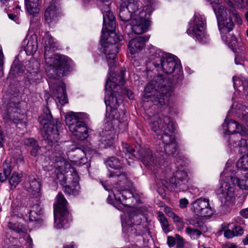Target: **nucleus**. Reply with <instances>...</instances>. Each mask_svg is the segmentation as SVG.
Returning a JSON list of instances; mask_svg holds the SVG:
<instances>
[{
  "instance_id": "nucleus-1",
  "label": "nucleus",
  "mask_w": 248,
  "mask_h": 248,
  "mask_svg": "<svg viewBox=\"0 0 248 248\" xmlns=\"http://www.w3.org/2000/svg\"><path fill=\"white\" fill-rule=\"evenodd\" d=\"M151 63L158 72H162L169 76L165 80V75L159 74L150 81L144 89V98L149 99L155 105H165L172 91V84L179 83L183 78L180 62L175 56L165 53L159 49L150 51Z\"/></svg>"
},
{
  "instance_id": "nucleus-2",
  "label": "nucleus",
  "mask_w": 248,
  "mask_h": 248,
  "mask_svg": "<svg viewBox=\"0 0 248 248\" xmlns=\"http://www.w3.org/2000/svg\"><path fill=\"white\" fill-rule=\"evenodd\" d=\"M45 47L44 56L46 63L50 67L48 81L52 90L53 95L58 102L64 105L68 102L65 84L59 78L63 77L69 70L73 62L68 57L62 54H53L54 49L57 47L56 43L51 35L46 33L42 38Z\"/></svg>"
},
{
  "instance_id": "nucleus-3",
  "label": "nucleus",
  "mask_w": 248,
  "mask_h": 248,
  "mask_svg": "<svg viewBox=\"0 0 248 248\" xmlns=\"http://www.w3.org/2000/svg\"><path fill=\"white\" fill-rule=\"evenodd\" d=\"M150 124L151 129L158 136L164 144V152L160 156L155 155L158 163L163 165L162 170L166 167V162L164 160L165 156H174L177 154V144L175 140V124L172 119L162 114H155L150 118Z\"/></svg>"
},
{
  "instance_id": "nucleus-4",
  "label": "nucleus",
  "mask_w": 248,
  "mask_h": 248,
  "mask_svg": "<svg viewBox=\"0 0 248 248\" xmlns=\"http://www.w3.org/2000/svg\"><path fill=\"white\" fill-rule=\"evenodd\" d=\"M224 1L229 6L228 10L222 5L217 9L213 7V10L217 17L222 39L230 46L235 47L237 43L236 38L231 36L229 33L234 27L231 16H232L235 18L238 24L241 23V19L239 13L234 8L233 2L230 0H224Z\"/></svg>"
},
{
  "instance_id": "nucleus-5",
  "label": "nucleus",
  "mask_w": 248,
  "mask_h": 248,
  "mask_svg": "<svg viewBox=\"0 0 248 248\" xmlns=\"http://www.w3.org/2000/svg\"><path fill=\"white\" fill-rule=\"evenodd\" d=\"M231 170L229 168L225 169L221 173L220 186L217 191L221 203L228 206L232 204L235 199V184H237L242 189H248V177L238 179L230 174L229 171Z\"/></svg>"
},
{
  "instance_id": "nucleus-6",
  "label": "nucleus",
  "mask_w": 248,
  "mask_h": 248,
  "mask_svg": "<svg viewBox=\"0 0 248 248\" xmlns=\"http://www.w3.org/2000/svg\"><path fill=\"white\" fill-rule=\"evenodd\" d=\"M56 161L55 172L64 192L69 195H77L80 189L77 172L73 168H71L70 164L61 158H57Z\"/></svg>"
},
{
  "instance_id": "nucleus-7",
  "label": "nucleus",
  "mask_w": 248,
  "mask_h": 248,
  "mask_svg": "<svg viewBox=\"0 0 248 248\" xmlns=\"http://www.w3.org/2000/svg\"><path fill=\"white\" fill-rule=\"evenodd\" d=\"M126 70H122L117 75L109 71L106 83L105 102L107 111L109 109L116 108L119 106L117 93L124 83V75Z\"/></svg>"
},
{
  "instance_id": "nucleus-8",
  "label": "nucleus",
  "mask_w": 248,
  "mask_h": 248,
  "mask_svg": "<svg viewBox=\"0 0 248 248\" xmlns=\"http://www.w3.org/2000/svg\"><path fill=\"white\" fill-rule=\"evenodd\" d=\"M103 27L101 37V43L104 46V53L109 68H112L116 65V54L118 52V44L117 41L122 40L123 35L117 34L113 31L108 30L105 31Z\"/></svg>"
},
{
  "instance_id": "nucleus-9",
  "label": "nucleus",
  "mask_w": 248,
  "mask_h": 248,
  "mask_svg": "<svg viewBox=\"0 0 248 248\" xmlns=\"http://www.w3.org/2000/svg\"><path fill=\"white\" fill-rule=\"evenodd\" d=\"M122 147L124 152L125 154V160L129 165L133 163V157H134L140 159L147 167H150L152 166H155L162 168L163 165L158 163L156 158H154V156L150 149L143 148L140 146V149L138 150L137 148V154H135L134 153L136 152L135 150L128 144L123 143Z\"/></svg>"
},
{
  "instance_id": "nucleus-10",
  "label": "nucleus",
  "mask_w": 248,
  "mask_h": 248,
  "mask_svg": "<svg viewBox=\"0 0 248 248\" xmlns=\"http://www.w3.org/2000/svg\"><path fill=\"white\" fill-rule=\"evenodd\" d=\"M39 121L43 125V136L48 141L57 142L59 140V130L62 128V124L58 120H54L47 107L43 109V114L39 117Z\"/></svg>"
},
{
  "instance_id": "nucleus-11",
  "label": "nucleus",
  "mask_w": 248,
  "mask_h": 248,
  "mask_svg": "<svg viewBox=\"0 0 248 248\" xmlns=\"http://www.w3.org/2000/svg\"><path fill=\"white\" fill-rule=\"evenodd\" d=\"M67 202L62 193L57 196L56 203L54 204V226L57 229L64 227L68 222L69 214L66 205Z\"/></svg>"
},
{
  "instance_id": "nucleus-12",
  "label": "nucleus",
  "mask_w": 248,
  "mask_h": 248,
  "mask_svg": "<svg viewBox=\"0 0 248 248\" xmlns=\"http://www.w3.org/2000/svg\"><path fill=\"white\" fill-rule=\"evenodd\" d=\"M205 18L199 13H195L189 22V27L187 30L188 35L195 38L199 42H204L205 37Z\"/></svg>"
},
{
  "instance_id": "nucleus-13",
  "label": "nucleus",
  "mask_w": 248,
  "mask_h": 248,
  "mask_svg": "<svg viewBox=\"0 0 248 248\" xmlns=\"http://www.w3.org/2000/svg\"><path fill=\"white\" fill-rule=\"evenodd\" d=\"M74 116H65L69 131L77 139L84 140L89 136V129L84 122H78Z\"/></svg>"
},
{
  "instance_id": "nucleus-14",
  "label": "nucleus",
  "mask_w": 248,
  "mask_h": 248,
  "mask_svg": "<svg viewBox=\"0 0 248 248\" xmlns=\"http://www.w3.org/2000/svg\"><path fill=\"white\" fill-rule=\"evenodd\" d=\"M191 210L197 216L206 218L211 217L214 211L207 199L199 198L192 203Z\"/></svg>"
},
{
  "instance_id": "nucleus-15",
  "label": "nucleus",
  "mask_w": 248,
  "mask_h": 248,
  "mask_svg": "<svg viewBox=\"0 0 248 248\" xmlns=\"http://www.w3.org/2000/svg\"><path fill=\"white\" fill-rule=\"evenodd\" d=\"M100 5L103 15V27L105 30L112 31L115 29V17L110 11V0H101Z\"/></svg>"
},
{
  "instance_id": "nucleus-16",
  "label": "nucleus",
  "mask_w": 248,
  "mask_h": 248,
  "mask_svg": "<svg viewBox=\"0 0 248 248\" xmlns=\"http://www.w3.org/2000/svg\"><path fill=\"white\" fill-rule=\"evenodd\" d=\"M108 125H105V129L101 134L96 136V139L98 143L96 146L99 149L105 148L112 145L114 140L116 139V131L113 126L110 124V128L107 129Z\"/></svg>"
},
{
  "instance_id": "nucleus-17",
  "label": "nucleus",
  "mask_w": 248,
  "mask_h": 248,
  "mask_svg": "<svg viewBox=\"0 0 248 248\" xmlns=\"http://www.w3.org/2000/svg\"><path fill=\"white\" fill-rule=\"evenodd\" d=\"M139 15L140 16L133 17L131 22L132 30L136 34L146 32L150 26V21L143 16L144 12H140Z\"/></svg>"
},
{
  "instance_id": "nucleus-18",
  "label": "nucleus",
  "mask_w": 248,
  "mask_h": 248,
  "mask_svg": "<svg viewBox=\"0 0 248 248\" xmlns=\"http://www.w3.org/2000/svg\"><path fill=\"white\" fill-rule=\"evenodd\" d=\"M24 187L31 197L38 198L42 195V183L38 178L29 176L28 181L24 184Z\"/></svg>"
},
{
  "instance_id": "nucleus-19",
  "label": "nucleus",
  "mask_w": 248,
  "mask_h": 248,
  "mask_svg": "<svg viewBox=\"0 0 248 248\" xmlns=\"http://www.w3.org/2000/svg\"><path fill=\"white\" fill-rule=\"evenodd\" d=\"M14 107L10 104L9 107L7 108V118L12 120L16 124H21L24 126H26L27 121V116L24 113H20L18 112L17 107L18 104H14Z\"/></svg>"
},
{
  "instance_id": "nucleus-20",
  "label": "nucleus",
  "mask_w": 248,
  "mask_h": 248,
  "mask_svg": "<svg viewBox=\"0 0 248 248\" xmlns=\"http://www.w3.org/2000/svg\"><path fill=\"white\" fill-rule=\"evenodd\" d=\"M169 181L174 187L182 186V189H184L186 188V185L188 182L187 172L182 168L179 169L174 173L173 176L170 179ZM180 189H181V188H180Z\"/></svg>"
},
{
  "instance_id": "nucleus-21",
  "label": "nucleus",
  "mask_w": 248,
  "mask_h": 248,
  "mask_svg": "<svg viewBox=\"0 0 248 248\" xmlns=\"http://www.w3.org/2000/svg\"><path fill=\"white\" fill-rule=\"evenodd\" d=\"M59 15L58 3L56 1H52L49 5L47 7L45 12L44 16L46 21L48 24L56 22Z\"/></svg>"
},
{
  "instance_id": "nucleus-22",
  "label": "nucleus",
  "mask_w": 248,
  "mask_h": 248,
  "mask_svg": "<svg viewBox=\"0 0 248 248\" xmlns=\"http://www.w3.org/2000/svg\"><path fill=\"white\" fill-rule=\"evenodd\" d=\"M149 40V37L138 36L130 40L128 48L131 54H134L141 50L145 42Z\"/></svg>"
},
{
  "instance_id": "nucleus-23",
  "label": "nucleus",
  "mask_w": 248,
  "mask_h": 248,
  "mask_svg": "<svg viewBox=\"0 0 248 248\" xmlns=\"http://www.w3.org/2000/svg\"><path fill=\"white\" fill-rule=\"evenodd\" d=\"M106 117L108 120L105 124L108 126H110V124L113 125L112 123H110L109 121L117 120L119 122L122 123L124 121L125 117L124 111L121 109L118 111V108L109 109L108 111L106 110Z\"/></svg>"
},
{
  "instance_id": "nucleus-24",
  "label": "nucleus",
  "mask_w": 248,
  "mask_h": 248,
  "mask_svg": "<svg viewBox=\"0 0 248 248\" xmlns=\"http://www.w3.org/2000/svg\"><path fill=\"white\" fill-rule=\"evenodd\" d=\"M22 211L24 219L30 222L37 220L38 216L40 214V208L38 204L32 206L31 208H24Z\"/></svg>"
},
{
  "instance_id": "nucleus-25",
  "label": "nucleus",
  "mask_w": 248,
  "mask_h": 248,
  "mask_svg": "<svg viewBox=\"0 0 248 248\" xmlns=\"http://www.w3.org/2000/svg\"><path fill=\"white\" fill-rule=\"evenodd\" d=\"M23 44L26 45L25 51L27 55H33L36 51L38 46L37 37L35 35L31 36L28 39L23 41Z\"/></svg>"
},
{
  "instance_id": "nucleus-26",
  "label": "nucleus",
  "mask_w": 248,
  "mask_h": 248,
  "mask_svg": "<svg viewBox=\"0 0 248 248\" xmlns=\"http://www.w3.org/2000/svg\"><path fill=\"white\" fill-rule=\"evenodd\" d=\"M41 0H25L26 9L30 15L35 16L40 11Z\"/></svg>"
},
{
  "instance_id": "nucleus-27",
  "label": "nucleus",
  "mask_w": 248,
  "mask_h": 248,
  "mask_svg": "<svg viewBox=\"0 0 248 248\" xmlns=\"http://www.w3.org/2000/svg\"><path fill=\"white\" fill-rule=\"evenodd\" d=\"M119 17L121 21L126 22L130 19L132 20L133 14L126 8L125 3H122L120 6Z\"/></svg>"
},
{
  "instance_id": "nucleus-28",
  "label": "nucleus",
  "mask_w": 248,
  "mask_h": 248,
  "mask_svg": "<svg viewBox=\"0 0 248 248\" xmlns=\"http://www.w3.org/2000/svg\"><path fill=\"white\" fill-rule=\"evenodd\" d=\"M122 3H125L126 8L133 14V17L140 16L139 13L141 12L140 10V4L138 1L134 0H129L128 1H124Z\"/></svg>"
},
{
  "instance_id": "nucleus-29",
  "label": "nucleus",
  "mask_w": 248,
  "mask_h": 248,
  "mask_svg": "<svg viewBox=\"0 0 248 248\" xmlns=\"http://www.w3.org/2000/svg\"><path fill=\"white\" fill-rule=\"evenodd\" d=\"M163 211L168 217L172 218L174 223H177L178 225H181V229L184 228V222L183 218L175 214L171 208L168 206H165Z\"/></svg>"
},
{
  "instance_id": "nucleus-30",
  "label": "nucleus",
  "mask_w": 248,
  "mask_h": 248,
  "mask_svg": "<svg viewBox=\"0 0 248 248\" xmlns=\"http://www.w3.org/2000/svg\"><path fill=\"white\" fill-rule=\"evenodd\" d=\"M235 109L238 117L247 122L248 121V107L242 104L238 103L236 105Z\"/></svg>"
},
{
  "instance_id": "nucleus-31",
  "label": "nucleus",
  "mask_w": 248,
  "mask_h": 248,
  "mask_svg": "<svg viewBox=\"0 0 248 248\" xmlns=\"http://www.w3.org/2000/svg\"><path fill=\"white\" fill-rule=\"evenodd\" d=\"M8 228L18 233H24L26 232V227L20 223L10 220L7 225Z\"/></svg>"
},
{
  "instance_id": "nucleus-32",
  "label": "nucleus",
  "mask_w": 248,
  "mask_h": 248,
  "mask_svg": "<svg viewBox=\"0 0 248 248\" xmlns=\"http://www.w3.org/2000/svg\"><path fill=\"white\" fill-rule=\"evenodd\" d=\"M112 192L116 201L118 202L119 203L121 202V199L119 195L121 194L122 197L125 200L127 199L128 198H130L131 196L132 195L131 193L127 190H122L121 192L117 187H115L113 188Z\"/></svg>"
},
{
  "instance_id": "nucleus-33",
  "label": "nucleus",
  "mask_w": 248,
  "mask_h": 248,
  "mask_svg": "<svg viewBox=\"0 0 248 248\" xmlns=\"http://www.w3.org/2000/svg\"><path fill=\"white\" fill-rule=\"evenodd\" d=\"M237 124V122L232 120H230L228 122H227L226 120H225L222 124V126L225 130V134H231L232 135L234 134Z\"/></svg>"
},
{
  "instance_id": "nucleus-34",
  "label": "nucleus",
  "mask_w": 248,
  "mask_h": 248,
  "mask_svg": "<svg viewBox=\"0 0 248 248\" xmlns=\"http://www.w3.org/2000/svg\"><path fill=\"white\" fill-rule=\"evenodd\" d=\"M232 80L234 89L242 87L244 90L248 86V80L243 77H233Z\"/></svg>"
},
{
  "instance_id": "nucleus-35",
  "label": "nucleus",
  "mask_w": 248,
  "mask_h": 248,
  "mask_svg": "<svg viewBox=\"0 0 248 248\" xmlns=\"http://www.w3.org/2000/svg\"><path fill=\"white\" fill-rule=\"evenodd\" d=\"M185 231L186 234L192 240L198 239L201 235L202 232H204L201 229L199 230L197 228H192L190 227H187Z\"/></svg>"
},
{
  "instance_id": "nucleus-36",
  "label": "nucleus",
  "mask_w": 248,
  "mask_h": 248,
  "mask_svg": "<svg viewBox=\"0 0 248 248\" xmlns=\"http://www.w3.org/2000/svg\"><path fill=\"white\" fill-rule=\"evenodd\" d=\"M2 172H0V181L3 182L5 181L11 173V168L10 165L4 162L2 165Z\"/></svg>"
},
{
  "instance_id": "nucleus-37",
  "label": "nucleus",
  "mask_w": 248,
  "mask_h": 248,
  "mask_svg": "<svg viewBox=\"0 0 248 248\" xmlns=\"http://www.w3.org/2000/svg\"><path fill=\"white\" fill-rule=\"evenodd\" d=\"M158 219L160 222L162 229L165 233H167L170 231L169 224L167 218L165 215L161 212L157 213Z\"/></svg>"
},
{
  "instance_id": "nucleus-38",
  "label": "nucleus",
  "mask_w": 248,
  "mask_h": 248,
  "mask_svg": "<svg viewBox=\"0 0 248 248\" xmlns=\"http://www.w3.org/2000/svg\"><path fill=\"white\" fill-rule=\"evenodd\" d=\"M106 165L115 170L120 169L122 167V163L120 161L118 158L115 157H110L108 160L106 162Z\"/></svg>"
},
{
  "instance_id": "nucleus-39",
  "label": "nucleus",
  "mask_w": 248,
  "mask_h": 248,
  "mask_svg": "<svg viewBox=\"0 0 248 248\" xmlns=\"http://www.w3.org/2000/svg\"><path fill=\"white\" fill-rule=\"evenodd\" d=\"M65 116H74L75 118L78 122H84L85 124L89 119V115L84 112L80 113H74L66 115Z\"/></svg>"
},
{
  "instance_id": "nucleus-40",
  "label": "nucleus",
  "mask_w": 248,
  "mask_h": 248,
  "mask_svg": "<svg viewBox=\"0 0 248 248\" xmlns=\"http://www.w3.org/2000/svg\"><path fill=\"white\" fill-rule=\"evenodd\" d=\"M230 143L232 144L234 147L239 146L241 149V152H246L248 149V145L247 144V141L245 139H241L240 140H239L238 143H236L235 141L232 140L231 141L230 140Z\"/></svg>"
},
{
  "instance_id": "nucleus-41",
  "label": "nucleus",
  "mask_w": 248,
  "mask_h": 248,
  "mask_svg": "<svg viewBox=\"0 0 248 248\" xmlns=\"http://www.w3.org/2000/svg\"><path fill=\"white\" fill-rule=\"evenodd\" d=\"M22 175L16 172H14L9 179V183L12 187H16L20 182Z\"/></svg>"
},
{
  "instance_id": "nucleus-42",
  "label": "nucleus",
  "mask_w": 248,
  "mask_h": 248,
  "mask_svg": "<svg viewBox=\"0 0 248 248\" xmlns=\"http://www.w3.org/2000/svg\"><path fill=\"white\" fill-rule=\"evenodd\" d=\"M237 166L244 170H248V155H244L237 162Z\"/></svg>"
},
{
  "instance_id": "nucleus-43",
  "label": "nucleus",
  "mask_w": 248,
  "mask_h": 248,
  "mask_svg": "<svg viewBox=\"0 0 248 248\" xmlns=\"http://www.w3.org/2000/svg\"><path fill=\"white\" fill-rule=\"evenodd\" d=\"M188 222L189 224L192 225L195 227H198L200 228V229H201L204 232H206L207 231L206 227L204 226L202 222L199 221H195L192 219H189L188 220Z\"/></svg>"
},
{
  "instance_id": "nucleus-44",
  "label": "nucleus",
  "mask_w": 248,
  "mask_h": 248,
  "mask_svg": "<svg viewBox=\"0 0 248 248\" xmlns=\"http://www.w3.org/2000/svg\"><path fill=\"white\" fill-rule=\"evenodd\" d=\"M153 10V5L150 3L149 4L144 6L142 10L140 12H143L144 15H143V16H145V17H146L147 15L150 16L152 13Z\"/></svg>"
},
{
  "instance_id": "nucleus-45",
  "label": "nucleus",
  "mask_w": 248,
  "mask_h": 248,
  "mask_svg": "<svg viewBox=\"0 0 248 248\" xmlns=\"http://www.w3.org/2000/svg\"><path fill=\"white\" fill-rule=\"evenodd\" d=\"M232 231L233 234L235 235V236H241L244 232L243 228L240 226H235L232 229Z\"/></svg>"
},
{
  "instance_id": "nucleus-46",
  "label": "nucleus",
  "mask_w": 248,
  "mask_h": 248,
  "mask_svg": "<svg viewBox=\"0 0 248 248\" xmlns=\"http://www.w3.org/2000/svg\"><path fill=\"white\" fill-rule=\"evenodd\" d=\"M176 244L177 247L182 248L184 247L185 240L178 234H176Z\"/></svg>"
},
{
  "instance_id": "nucleus-47",
  "label": "nucleus",
  "mask_w": 248,
  "mask_h": 248,
  "mask_svg": "<svg viewBox=\"0 0 248 248\" xmlns=\"http://www.w3.org/2000/svg\"><path fill=\"white\" fill-rule=\"evenodd\" d=\"M235 133H238L241 136H245L247 135V132L246 129L245 127H243L239 124H237Z\"/></svg>"
},
{
  "instance_id": "nucleus-48",
  "label": "nucleus",
  "mask_w": 248,
  "mask_h": 248,
  "mask_svg": "<svg viewBox=\"0 0 248 248\" xmlns=\"http://www.w3.org/2000/svg\"><path fill=\"white\" fill-rule=\"evenodd\" d=\"M25 145L28 146H34L36 144V140L33 138H27L24 140Z\"/></svg>"
},
{
  "instance_id": "nucleus-49",
  "label": "nucleus",
  "mask_w": 248,
  "mask_h": 248,
  "mask_svg": "<svg viewBox=\"0 0 248 248\" xmlns=\"http://www.w3.org/2000/svg\"><path fill=\"white\" fill-rule=\"evenodd\" d=\"M189 202L186 198H183L180 200L179 206L181 208L184 209L187 207Z\"/></svg>"
},
{
  "instance_id": "nucleus-50",
  "label": "nucleus",
  "mask_w": 248,
  "mask_h": 248,
  "mask_svg": "<svg viewBox=\"0 0 248 248\" xmlns=\"http://www.w3.org/2000/svg\"><path fill=\"white\" fill-rule=\"evenodd\" d=\"M167 243L169 247H173L176 244V237L174 238L172 236H168Z\"/></svg>"
},
{
  "instance_id": "nucleus-51",
  "label": "nucleus",
  "mask_w": 248,
  "mask_h": 248,
  "mask_svg": "<svg viewBox=\"0 0 248 248\" xmlns=\"http://www.w3.org/2000/svg\"><path fill=\"white\" fill-rule=\"evenodd\" d=\"M224 235L225 237L228 239L235 237V235L233 234V231H231L229 229H228L224 232Z\"/></svg>"
},
{
  "instance_id": "nucleus-52",
  "label": "nucleus",
  "mask_w": 248,
  "mask_h": 248,
  "mask_svg": "<svg viewBox=\"0 0 248 248\" xmlns=\"http://www.w3.org/2000/svg\"><path fill=\"white\" fill-rule=\"evenodd\" d=\"M115 175L119 177L120 181L122 180L125 182L127 180V178L124 174H118L117 172H113L112 174H110V176H114Z\"/></svg>"
},
{
  "instance_id": "nucleus-53",
  "label": "nucleus",
  "mask_w": 248,
  "mask_h": 248,
  "mask_svg": "<svg viewBox=\"0 0 248 248\" xmlns=\"http://www.w3.org/2000/svg\"><path fill=\"white\" fill-rule=\"evenodd\" d=\"M32 149L31 151V154L32 155L35 156L37 155V152L39 150V147L38 145L35 144L34 146H32Z\"/></svg>"
},
{
  "instance_id": "nucleus-54",
  "label": "nucleus",
  "mask_w": 248,
  "mask_h": 248,
  "mask_svg": "<svg viewBox=\"0 0 248 248\" xmlns=\"http://www.w3.org/2000/svg\"><path fill=\"white\" fill-rule=\"evenodd\" d=\"M240 214L244 218H248V208L241 210Z\"/></svg>"
},
{
  "instance_id": "nucleus-55",
  "label": "nucleus",
  "mask_w": 248,
  "mask_h": 248,
  "mask_svg": "<svg viewBox=\"0 0 248 248\" xmlns=\"http://www.w3.org/2000/svg\"><path fill=\"white\" fill-rule=\"evenodd\" d=\"M235 4L238 8H242L244 7V0H233Z\"/></svg>"
},
{
  "instance_id": "nucleus-56",
  "label": "nucleus",
  "mask_w": 248,
  "mask_h": 248,
  "mask_svg": "<svg viewBox=\"0 0 248 248\" xmlns=\"http://www.w3.org/2000/svg\"><path fill=\"white\" fill-rule=\"evenodd\" d=\"M132 218L134 221H135L136 219L137 220V222L136 223L137 224H139L141 222L140 221H139L138 220L139 219H140V220L141 219L140 215L139 216V214L136 213L134 215L132 216Z\"/></svg>"
},
{
  "instance_id": "nucleus-57",
  "label": "nucleus",
  "mask_w": 248,
  "mask_h": 248,
  "mask_svg": "<svg viewBox=\"0 0 248 248\" xmlns=\"http://www.w3.org/2000/svg\"><path fill=\"white\" fill-rule=\"evenodd\" d=\"M4 56L2 51V48L0 46V67H1L3 64Z\"/></svg>"
},
{
  "instance_id": "nucleus-58",
  "label": "nucleus",
  "mask_w": 248,
  "mask_h": 248,
  "mask_svg": "<svg viewBox=\"0 0 248 248\" xmlns=\"http://www.w3.org/2000/svg\"><path fill=\"white\" fill-rule=\"evenodd\" d=\"M124 92L126 93V95L130 99H132L133 98V93L131 90L126 89Z\"/></svg>"
},
{
  "instance_id": "nucleus-59",
  "label": "nucleus",
  "mask_w": 248,
  "mask_h": 248,
  "mask_svg": "<svg viewBox=\"0 0 248 248\" xmlns=\"http://www.w3.org/2000/svg\"><path fill=\"white\" fill-rule=\"evenodd\" d=\"M207 0L209 1L212 5H213V7H214L215 9H216L215 8L214 5L219 4L221 0Z\"/></svg>"
},
{
  "instance_id": "nucleus-60",
  "label": "nucleus",
  "mask_w": 248,
  "mask_h": 248,
  "mask_svg": "<svg viewBox=\"0 0 248 248\" xmlns=\"http://www.w3.org/2000/svg\"><path fill=\"white\" fill-rule=\"evenodd\" d=\"M79 162L78 163V165H83L84 164L87 162V158L85 157H81L79 160Z\"/></svg>"
},
{
  "instance_id": "nucleus-61",
  "label": "nucleus",
  "mask_w": 248,
  "mask_h": 248,
  "mask_svg": "<svg viewBox=\"0 0 248 248\" xmlns=\"http://www.w3.org/2000/svg\"><path fill=\"white\" fill-rule=\"evenodd\" d=\"M243 242L245 245H248V234L243 239Z\"/></svg>"
},
{
  "instance_id": "nucleus-62",
  "label": "nucleus",
  "mask_w": 248,
  "mask_h": 248,
  "mask_svg": "<svg viewBox=\"0 0 248 248\" xmlns=\"http://www.w3.org/2000/svg\"><path fill=\"white\" fill-rule=\"evenodd\" d=\"M14 0H0V1L3 4L5 5L6 6L9 2L11 1L13 2Z\"/></svg>"
},
{
  "instance_id": "nucleus-63",
  "label": "nucleus",
  "mask_w": 248,
  "mask_h": 248,
  "mask_svg": "<svg viewBox=\"0 0 248 248\" xmlns=\"http://www.w3.org/2000/svg\"><path fill=\"white\" fill-rule=\"evenodd\" d=\"M198 248H212L210 247H206L204 244H202L201 241H199Z\"/></svg>"
},
{
  "instance_id": "nucleus-64",
  "label": "nucleus",
  "mask_w": 248,
  "mask_h": 248,
  "mask_svg": "<svg viewBox=\"0 0 248 248\" xmlns=\"http://www.w3.org/2000/svg\"><path fill=\"white\" fill-rule=\"evenodd\" d=\"M244 93L246 96V98L248 99V86L246 88V90H244Z\"/></svg>"
}]
</instances>
